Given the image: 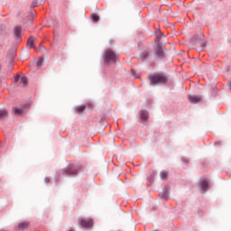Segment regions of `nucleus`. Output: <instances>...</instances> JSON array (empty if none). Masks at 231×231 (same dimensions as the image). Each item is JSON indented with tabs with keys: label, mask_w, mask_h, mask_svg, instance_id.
Masks as SVG:
<instances>
[{
	"label": "nucleus",
	"mask_w": 231,
	"mask_h": 231,
	"mask_svg": "<svg viewBox=\"0 0 231 231\" xmlns=\"http://www.w3.org/2000/svg\"><path fill=\"white\" fill-rule=\"evenodd\" d=\"M21 79V76H19V75H16L15 77H14V81L15 82H19V79Z\"/></svg>",
	"instance_id": "obj_20"
},
{
	"label": "nucleus",
	"mask_w": 231,
	"mask_h": 231,
	"mask_svg": "<svg viewBox=\"0 0 231 231\" xmlns=\"http://www.w3.org/2000/svg\"><path fill=\"white\" fill-rule=\"evenodd\" d=\"M8 118V110L6 108L0 110V120H6Z\"/></svg>",
	"instance_id": "obj_10"
},
{
	"label": "nucleus",
	"mask_w": 231,
	"mask_h": 231,
	"mask_svg": "<svg viewBox=\"0 0 231 231\" xmlns=\"http://www.w3.org/2000/svg\"><path fill=\"white\" fill-rule=\"evenodd\" d=\"M42 62H44V60L42 58H40L36 62L37 68H41V66H42Z\"/></svg>",
	"instance_id": "obj_18"
},
{
	"label": "nucleus",
	"mask_w": 231,
	"mask_h": 231,
	"mask_svg": "<svg viewBox=\"0 0 231 231\" xmlns=\"http://www.w3.org/2000/svg\"><path fill=\"white\" fill-rule=\"evenodd\" d=\"M11 113L14 116H23V113H24V108H19L17 106H13L11 109Z\"/></svg>",
	"instance_id": "obj_4"
},
{
	"label": "nucleus",
	"mask_w": 231,
	"mask_h": 231,
	"mask_svg": "<svg viewBox=\"0 0 231 231\" xmlns=\"http://www.w3.org/2000/svg\"><path fill=\"white\" fill-rule=\"evenodd\" d=\"M21 84L23 88H26V86H28V78H26V76H23L21 78Z\"/></svg>",
	"instance_id": "obj_14"
},
{
	"label": "nucleus",
	"mask_w": 231,
	"mask_h": 231,
	"mask_svg": "<svg viewBox=\"0 0 231 231\" xmlns=\"http://www.w3.org/2000/svg\"><path fill=\"white\" fill-rule=\"evenodd\" d=\"M84 109H86L85 106H79L76 107V111L78 113H82V111H84Z\"/></svg>",
	"instance_id": "obj_17"
},
{
	"label": "nucleus",
	"mask_w": 231,
	"mask_h": 231,
	"mask_svg": "<svg viewBox=\"0 0 231 231\" xmlns=\"http://www.w3.org/2000/svg\"><path fill=\"white\" fill-rule=\"evenodd\" d=\"M91 18H92L93 23H98V21H100V16H98L97 14H93L91 15Z\"/></svg>",
	"instance_id": "obj_15"
},
{
	"label": "nucleus",
	"mask_w": 231,
	"mask_h": 231,
	"mask_svg": "<svg viewBox=\"0 0 231 231\" xmlns=\"http://www.w3.org/2000/svg\"><path fill=\"white\" fill-rule=\"evenodd\" d=\"M150 82L152 86H156V84H165L169 79L167 78V75L163 73H155L149 76Z\"/></svg>",
	"instance_id": "obj_1"
},
{
	"label": "nucleus",
	"mask_w": 231,
	"mask_h": 231,
	"mask_svg": "<svg viewBox=\"0 0 231 231\" xmlns=\"http://www.w3.org/2000/svg\"><path fill=\"white\" fill-rule=\"evenodd\" d=\"M200 189L202 192H207L208 190V181H207V180L200 181Z\"/></svg>",
	"instance_id": "obj_9"
},
{
	"label": "nucleus",
	"mask_w": 231,
	"mask_h": 231,
	"mask_svg": "<svg viewBox=\"0 0 231 231\" xmlns=\"http://www.w3.org/2000/svg\"><path fill=\"white\" fill-rule=\"evenodd\" d=\"M147 57H149V51H144V52H143L142 53V58H143V60H145V59H147Z\"/></svg>",
	"instance_id": "obj_19"
},
{
	"label": "nucleus",
	"mask_w": 231,
	"mask_h": 231,
	"mask_svg": "<svg viewBox=\"0 0 231 231\" xmlns=\"http://www.w3.org/2000/svg\"><path fill=\"white\" fill-rule=\"evenodd\" d=\"M79 225L83 228H91L93 226V219L92 218H79Z\"/></svg>",
	"instance_id": "obj_3"
},
{
	"label": "nucleus",
	"mask_w": 231,
	"mask_h": 231,
	"mask_svg": "<svg viewBox=\"0 0 231 231\" xmlns=\"http://www.w3.org/2000/svg\"><path fill=\"white\" fill-rule=\"evenodd\" d=\"M201 100V96H189V101L190 102V104H199Z\"/></svg>",
	"instance_id": "obj_6"
},
{
	"label": "nucleus",
	"mask_w": 231,
	"mask_h": 231,
	"mask_svg": "<svg viewBox=\"0 0 231 231\" xmlns=\"http://www.w3.org/2000/svg\"><path fill=\"white\" fill-rule=\"evenodd\" d=\"M132 74L134 75V77H136V71L132 70Z\"/></svg>",
	"instance_id": "obj_21"
},
{
	"label": "nucleus",
	"mask_w": 231,
	"mask_h": 231,
	"mask_svg": "<svg viewBox=\"0 0 231 231\" xmlns=\"http://www.w3.org/2000/svg\"><path fill=\"white\" fill-rule=\"evenodd\" d=\"M77 174H79V171H77L76 169H73L71 167H69V168L65 169V171H64L65 176H77Z\"/></svg>",
	"instance_id": "obj_5"
},
{
	"label": "nucleus",
	"mask_w": 231,
	"mask_h": 231,
	"mask_svg": "<svg viewBox=\"0 0 231 231\" xmlns=\"http://www.w3.org/2000/svg\"><path fill=\"white\" fill-rule=\"evenodd\" d=\"M155 54L159 59L163 58V47H162V45H157V48L155 50Z\"/></svg>",
	"instance_id": "obj_8"
},
{
	"label": "nucleus",
	"mask_w": 231,
	"mask_h": 231,
	"mask_svg": "<svg viewBox=\"0 0 231 231\" xmlns=\"http://www.w3.org/2000/svg\"><path fill=\"white\" fill-rule=\"evenodd\" d=\"M169 176V173L166 171H161V179L162 180H167V177Z\"/></svg>",
	"instance_id": "obj_16"
},
{
	"label": "nucleus",
	"mask_w": 231,
	"mask_h": 231,
	"mask_svg": "<svg viewBox=\"0 0 231 231\" xmlns=\"http://www.w3.org/2000/svg\"><path fill=\"white\" fill-rule=\"evenodd\" d=\"M30 228V222L24 221L18 224V230H28Z\"/></svg>",
	"instance_id": "obj_7"
},
{
	"label": "nucleus",
	"mask_w": 231,
	"mask_h": 231,
	"mask_svg": "<svg viewBox=\"0 0 231 231\" xmlns=\"http://www.w3.org/2000/svg\"><path fill=\"white\" fill-rule=\"evenodd\" d=\"M140 116H141V120H147L149 118V113H147V111H141L140 113Z\"/></svg>",
	"instance_id": "obj_13"
},
{
	"label": "nucleus",
	"mask_w": 231,
	"mask_h": 231,
	"mask_svg": "<svg viewBox=\"0 0 231 231\" xmlns=\"http://www.w3.org/2000/svg\"><path fill=\"white\" fill-rule=\"evenodd\" d=\"M118 59V56L113 50L107 49L105 51V64H109V62H115Z\"/></svg>",
	"instance_id": "obj_2"
},
{
	"label": "nucleus",
	"mask_w": 231,
	"mask_h": 231,
	"mask_svg": "<svg viewBox=\"0 0 231 231\" xmlns=\"http://www.w3.org/2000/svg\"><path fill=\"white\" fill-rule=\"evenodd\" d=\"M35 37L30 36L27 41V48H34Z\"/></svg>",
	"instance_id": "obj_11"
},
{
	"label": "nucleus",
	"mask_w": 231,
	"mask_h": 231,
	"mask_svg": "<svg viewBox=\"0 0 231 231\" xmlns=\"http://www.w3.org/2000/svg\"><path fill=\"white\" fill-rule=\"evenodd\" d=\"M15 37H21V32H23V27L17 25L14 29Z\"/></svg>",
	"instance_id": "obj_12"
}]
</instances>
